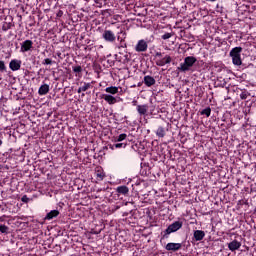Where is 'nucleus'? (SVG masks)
Masks as SVG:
<instances>
[{
    "mask_svg": "<svg viewBox=\"0 0 256 256\" xmlns=\"http://www.w3.org/2000/svg\"><path fill=\"white\" fill-rule=\"evenodd\" d=\"M195 63H197V58H195V56H187L184 58V62L178 66V71H181V73H187V71H191Z\"/></svg>",
    "mask_w": 256,
    "mask_h": 256,
    "instance_id": "f257e3e1",
    "label": "nucleus"
},
{
    "mask_svg": "<svg viewBox=\"0 0 256 256\" xmlns=\"http://www.w3.org/2000/svg\"><path fill=\"white\" fill-rule=\"evenodd\" d=\"M243 52L242 47H234L231 49L229 56L232 59L233 65H236L237 67L243 65V61L241 60V53Z\"/></svg>",
    "mask_w": 256,
    "mask_h": 256,
    "instance_id": "f03ea898",
    "label": "nucleus"
},
{
    "mask_svg": "<svg viewBox=\"0 0 256 256\" xmlns=\"http://www.w3.org/2000/svg\"><path fill=\"white\" fill-rule=\"evenodd\" d=\"M183 227V222L181 221H175L172 224H170L167 229L163 232V239H167L171 233H177L179 229Z\"/></svg>",
    "mask_w": 256,
    "mask_h": 256,
    "instance_id": "7ed1b4c3",
    "label": "nucleus"
},
{
    "mask_svg": "<svg viewBox=\"0 0 256 256\" xmlns=\"http://www.w3.org/2000/svg\"><path fill=\"white\" fill-rule=\"evenodd\" d=\"M102 38L107 43H115V40L117 39V36H115V33L111 30H104L102 34Z\"/></svg>",
    "mask_w": 256,
    "mask_h": 256,
    "instance_id": "20e7f679",
    "label": "nucleus"
},
{
    "mask_svg": "<svg viewBox=\"0 0 256 256\" xmlns=\"http://www.w3.org/2000/svg\"><path fill=\"white\" fill-rule=\"evenodd\" d=\"M149 48V45L147 44V41L145 40H139L135 46V51H137V53H145V51H147V49Z\"/></svg>",
    "mask_w": 256,
    "mask_h": 256,
    "instance_id": "39448f33",
    "label": "nucleus"
},
{
    "mask_svg": "<svg viewBox=\"0 0 256 256\" xmlns=\"http://www.w3.org/2000/svg\"><path fill=\"white\" fill-rule=\"evenodd\" d=\"M33 49V41L31 40H25L21 43L20 51L21 53H27V51H31Z\"/></svg>",
    "mask_w": 256,
    "mask_h": 256,
    "instance_id": "423d86ee",
    "label": "nucleus"
},
{
    "mask_svg": "<svg viewBox=\"0 0 256 256\" xmlns=\"http://www.w3.org/2000/svg\"><path fill=\"white\" fill-rule=\"evenodd\" d=\"M171 61H172L171 56L166 55L165 58H158L156 60V65L158 67H165V65H169V63H171Z\"/></svg>",
    "mask_w": 256,
    "mask_h": 256,
    "instance_id": "0eeeda50",
    "label": "nucleus"
},
{
    "mask_svg": "<svg viewBox=\"0 0 256 256\" xmlns=\"http://www.w3.org/2000/svg\"><path fill=\"white\" fill-rule=\"evenodd\" d=\"M103 99L108 103V105H115V103H119V100H117V97L111 95V94H103Z\"/></svg>",
    "mask_w": 256,
    "mask_h": 256,
    "instance_id": "6e6552de",
    "label": "nucleus"
},
{
    "mask_svg": "<svg viewBox=\"0 0 256 256\" xmlns=\"http://www.w3.org/2000/svg\"><path fill=\"white\" fill-rule=\"evenodd\" d=\"M181 247H183V244L181 243H168L165 246L166 251H179V249H181Z\"/></svg>",
    "mask_w": 256,
    "mask_h": 256,
    "instance_id": "1a4fd4ad",
    "label": "nucleus"
},
{
    "mask_svg": "<svg viewBox=\"0 0 256 256\" xmlns=\"http://www.w3.org/2000/svg\"><path fill=\"white\" fill-rule=\"evenodd\" d=\"M11 71H19L21 69V60L13 59L9 63Z\"/></svg>",
    "mask_w": 256,
    "mask_h": 256,
    "instance_id": "9d476101",
    "label": "nucleus"
},
{
    "mask_svg": "<svg viewBox=\"0 0 256 256\" xmlns=\"http://www.w3.org/2000/svg\"><path fill=\"white\" fill-rule=\"evenodd\" d=\"M81 85L82 86L78 88L77 93H83L89 91V89H93V83L81 82Z\"/></svg>",
    "mask_w": 256,
    "mask_h": 256,
    "instance_id": "9b49d317",
    "label": "nucleus"
},
{
    "mask_svg": "<svg viewBox=\"0 0 256 256\" xmlns=\"http://www.w3.org/2000/svg\"><path fill=\"white\" fill-rule=\"evenodd\" d=\"M228 249L232 252L241 249V242L233 240L232 242L228 243Z\"/></svg>",
    "mask_w": 256,
    "mask_h": 256,
    "instance_id": "f8f14e48",
    "label": "nucleus"
},
{
    "mask_svg": "<svg viewBox=\"0 0 256 256\" xmlns=\"http://www.w3.org/2000/svg\"><path fill=\"white\" fill-rule=\"evenodd\" d=\"M13 27V18H6L2 24V31H9Z\"/></svg>",
    "mask_w": 256,
    "mask_h": 256,
    "instance_id": "ddd939ff",
    "label": "nucleus"
},
{
    "mask_svg": "<svg viewBox=\"0 0 256 256\" xmlns=\"http://www.w3.org/2000/svg\"><path fill=\"white\" fill-rule=\"evenodd\" d=\"M136 111L139 113V115H147V111H149V106L147 104L143 105H137Z\"/></svg>",
    "mask_w": 256,
    "mask_h": 256,
    "instance_id": "4468645a",
    "label": "nucleus"
},
{
    "mask_svg": "<svg viewBox=\"0 0 256 256\" xmlns=\"http://www.w3.org/2000/svg\"><path fill=\"white\" fill-rule=\"evenodd\" d=\"M195 241H203L205 239V231L203 230H195L193 234Z\"/></svg>",
    "mask_w": 256,
    "mask_h": 256,
    "instance_id": "2eb2a0df",
    "label": "nucleus"
},
{
    "mask_svg": "<svg viewBox=\"0 0 256 256\" xmlns=\"http://www.w3.org/2000/svg\"><path fill=\"white\" fill-rule=\"evenodd\" d=\"M156 81L155 78H153V76H144V84L146 85V87H153V85H155Z\"/></svg>",
    "mask_w": 256,
    "mask_h": 256,
    "instance_id": "dca6fc26",
    "label": "nucleus"
},
{
    "mask_svg": "<svg viewBox=\"0 0 256 256\" xmlns=\"http://www.w3.org/2000/svg\"><path fill=\"white\" fill-rule=\"evenodd\" d=\"M55 217H59V210H52L45 216V221H51L52 219H55Z\"/></svg>",
    "mask_w": 256,
    "mask_h": 256,
    "instance_id": "f3484780",
    "label": "nucleus"
},
{
    "mask_svg": "<svg viewBox=\"0 0 256 256\" xmlns=\"http://www.w3.org/2000/svg\"><path fill=\"white\" fill-rule=\"evenodd\" d=\"M49 93V85L48 84H42L38 89L39 95H47Z\"/></svg>",
    "mask_w": 256,
    "mask_h": 256,
    "instance_id": "a211bd4d",
    "label": "nucleus"
},
{
    "mask_svg": "<svg viewBox=\"0 0 256 256\" xmlns=\"http://www.w3.org/2000/svg\"><path fill=\"white\" fill-rule=\"evenodd\" d=\"M105 92L109 93V95H117V93H119V87L109 86L105 89Z\"/></svg>",
    "mask_w": 256,
    "mask_h": 256,
    "instance_id": "6ab92c4d",
    "label": "nucleus"
},
{
    "mask_svg": "<svg viewBox=\"0 0 256 256\" xmlns=\"http://www.w3.org/2000/svg\"><path fill=\"white\" fill-rule=\"evenodd\" d=\"M166 135V130L163 126H159L158 129L156 130V136L159 137L160 139H163Z\"/></svg>",
    "mask_w": 256,
    "mask_h": 256,
    "instance_id": "aec40b11",
    "label": "nucleus"
},
{
    "mask_svg": "<svg viewBox=\"0 0 256 256\" xmlns=\"http://www.w3.org/2000/svg\"><path fill=\"white\" fill-rule=\"evenodd\" d=\"M96 179L97 181H103L105 179V172H103L101 168H98L96 170Z\"/></svg>",
    "mask_w": 256,
    "mask_h": 256,
    "instance_id": "412c9836",
    "label": "nucleus"
},
{
    "mask_svg": "<svg viewBox=\"0 0 256 256\" xmlns=\"http://www.w3.org/2000/svg\"><path fill=\"white\" fill-rule=\"evenodd\" d=\"M117 193H120V195H127L129 193V187L127 186H119L116 189Z\"/></svg>",
    "mask_w": 256,
    "mask_h": 256,
    "instance_id": "4be33fe9",
    "label": "nucleus"
},
{
    "mask_svg": "<svg viewBox=\"0 0 256 256\" xmlns=\"http://www.w3.org/2000/svg\"><path fill=\"white\" fill-rule=\"evenodd\" d=\"M72 71L74 72V73H76L75 74V76L76 77H81V73H83V68L81 67V66H73L72 67Z\"/></svg>",
    "mask_w": 256,
    "mask_h": 256,
    "instance_id": "5701e85b",
    "label": "nucleus"
},
{
    "mask_svg": "<svg viewBox=\"0 0 256 256\" xmlns=\"http://www.w3.org/2000/svg\"><path fill=\"white\" fill-rule=\"evenodd\" d=\"M127 147V144L125 143H116L114 145H110V149L115 150V149H125Z\"/></svg>",
    "mask_w": 256,
    "mask_h": 256,
    "instance_id": "b1692460",
    "label": "nucleus"
},
{
    "mask_svg": "<svg viewBox=\"0 0 256 256\" xmlns=\"http://www.w3.org/2000/svg\"><path fill=\"white\" fill-rule=\"evenodd\" d=\"M173 35H175V33H173V31L171 32H166L161 36V39H163V41H167V39H171V37H173Z\"/></svg>",
    "mask_w": 256,
    "mask_h": 256,
    "instance_id": "393cba45",
    "label": "nucleus"
},
{
    "mask_svg": "<svg viewBox=\"0 0 256 256\" xmlns=\"http://www.w3.org/2000/svg\"><path fill=\"white\" fill-rule=\"evenodd\" d=\"M117 41H119L121 44L125 41V32L120 31L117 35Z\"/></svg>",
    "mask_w": 256,
    "mask_h": 256,
    "instance_id": "a878e982",
    "label": "nucleus"
},
{
    "mask_svg": "<svg viewBox=\"0 0 256 256\" xmlns=\"http://www.w3.org/2000/svg\"><path fill=\"white\" fill-rule=\"evenodd\" d=\"M200 115H206V117H211V108L207 107V108L203 109L200 112Z\"/></svg>",
    "mask_w": 256,
    "mask_h": 256,
    "instance_id": "bb28decb",
    "label": "nucleus"
},
{
    "mask_svg": "<svg viewBox=\"0 0 256 256\" xmlns=\"http://www.w3.org/2000/svg\"><path fill=\"white\" fill-rule=\"evenodd\" d=\"M7 71V66H5V62L0 60V73H5Z\"/></svg>",
    "mask_w": 256,
    "mask_h": 256,
    "instance_id": "cd10ccee",
    "label": "nucleus"
},
{
    "mask_svg": "<svg viewBox=\"0 0 256 256\" xmlns=\"http://www.w3.org/2000/svg\"><path fill=\"white\" fill-rule=\"evenodd\" d=\"M127 139V134L123 133L120 134L117 138L116 141L121 142V141H125Z\"/></svg>",
    "mask_w": 256,
    "mask_h": 256,
    "instance_id": "c85d7f7f",
    "label": "nucleus"
},
{
    "mask_svg": "<svg viewBox=\"0 0 256 256\" xmlns=\"http://www.w3.org/2000/svg\"><path fill=\"white\" fill-rule=\"evenodd\" d=\"M42 65H53V60L46 58L44 59V61L42 62Z\"/></svg>",
    "mask_w": 256,
    "mask_h": 256,
    "instance_id": "c756f323",
    "label": "nucleus"
},
{
    "mask_svg": "<svg viewBox=\"0 0 256 256\" xmlns=\"http://www.w3.org/2000/svg\"><path fill=\"white\" fill-rule=\"evenodd\" d=\"M9 229L6 225H0V233H6Z\"/></svg>",
    "mask_w": 256,
    "mask_h": 256,
    "instance_id": "7c9ffc66",
    "label": "nucleus"
},
{
    "mask_svg": "<svg viewBox=\"0 0 256 256\" xmlns=\"http://www.w3.org/2000/svg\"><path fill=\"white\" fill-rule=\"evenodd\" d=\"M21 202L22 203H29V197H27V195L22 196Z\"/></svg>",
    "mask_w": 256,
    "mask_h": 256,
    "instance_id": "2f4dec72",
    "label": "nucleus"
},
{
    "mask_svg": "<svg viewBox=\"0 0 256 256\" xmlns=\"http://www.w3.org/2000/svg\"><path fill=\"white\" fill-rule=\"evenodd\" d=\"M247 97H248V95H247L246 92H242V93L240 94V99H242V100L247 99Z\"/></svg>",
    "mask_w": 256,
    "mask_h": 256,
    "instance_id": "473e14b6",
    "label": "nucleus"
},
{
    "mask_svg": "<svg viewBox=\"0 0 256 256\" xmlns=\"http://www.w3.org/2000/svg\"><path fill=\"white\" fill-rule=\"evenodd\" d=\"M162 53L161 52H156V54H155V57H162Z\"/></svg>",
    "mask_w": 256,
    "mask_h": 256,
    "instance_id": "72a5a7b5",
    "label": "nucleus"
},
{
    "mask_svg": "<svg viewBox=\"0 0 256 256\" xmlns=\"http://www.w3.org/2000/svg\"><path fill=\"white\" fill-rule=\"evenodd\" d=\"M3 145V140L0 139V147Z\"/></svg>",
    "mask_w": 256,
    "mask_h": 256,
    "instance_id": "f704fd0d",
    "label": "nucleus"
},
{
    "mask_svg": "<svg viewBox=\"0 0 256 256\" xmlns=\"http://www.w3.org/2000/svg\"><path fill=\"white\" fill-rule=\"evenodd\" d=\"M118 47V49H121V47H123V44H121L120 46H117Z\"/></svg>",
    "mask_w": 256,
    "mask_h": 256,
    "instance_id": "c9c22d12",
    "label": "nucleus"
},
{
    "mask_svg": "<svg viewBox=\"0 0 256 256\" xmlns=\"http://www.w3.org/2000/svg\"><path fill=\"white\" fill-rule=\"evenodd\" d=\"M206 1H211V2H215V1H217V0H206Z\"/></svg>",
    "mask_w": 256,
    "mask_h": 256,
    "instance_id": "e433bc0d",
    "label": "nucleus"
},
{
    "mask_svg": "<svg viewBox=\"0 0 256 256\" xmlns=\"http://www.w3.org/2000/svg\"><path fill=\"white\" fill-rule=\"evenodd\" d=\"M100 191H103V189H98L97 192L99 193Z\"/></svg>",
    "mask_w": 256,
    "mask_h": 256,
    "instance_id": "4c0bfd02",
    "label": "nucleus"
},
{
    "mask_svg": "<svg viewBox=\"0 0 256 256\" xmlns=\"http://www.w3.org/2000/svg\"><path fill=\"white\" fill-rule=\"evenodd\" d=\"M138 87H141V82H140V83H138Z\"/></svg>",
    "mask_w": 256,
    "mask_h": 256,
    "instance_id": "58836bf2",
    "label": "nucleus"
},
{
    "mask_svg": "<svg viewBox=\"0 0 256 256\" xmlns=\"http://www.w3.org/2000/svg\"><path fill=\"white\" fill-rule=\"evenodd\" d=\"M82 97H85V93L82 94Z\"/></svg>",
    "mask_w": 256,
    "mask_h": 256,
    "instance_id": "ea45409f",
    "label": "nucleus"
},
{
    "mask_svg": "<svg viewBox=\"0 0 256 256\" xmlns=\"http://www.w3.org/2000/svg\"><path fill=\"white\" fill-rule=\"evenodd\" d=\"M134 105L137 103L136 101H133Z\"/></svg>",
    "mask_w": 256,
    "mask_h": 256,
    "instance_id": "a19ab883",
    "label": "nucleus"
},
{
    "mask_svg": "<svg viewBox=\"0 0 256 256\" xmlns=\"http://www.w3.org/2000/svg\"><path fill=\"white\" fill-rule=\"evenodd\" d=\"M116 209H119V206H117Z\"/></svg>",
    "mask_w": 256,
    "mask_h": 256,
    "instance_id": "79ce46f5",
    "label": "nucleus"
}]
</instances>
